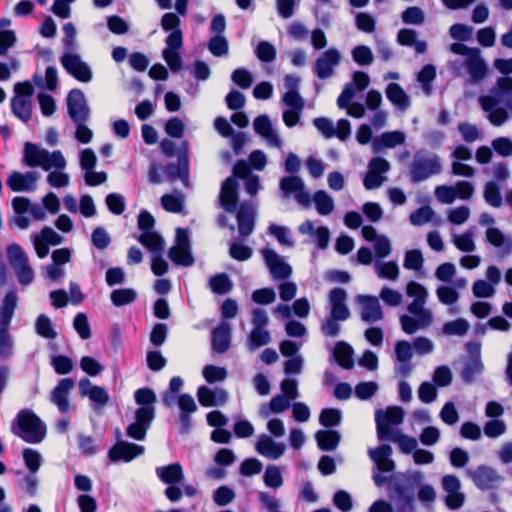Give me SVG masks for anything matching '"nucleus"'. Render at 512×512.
Returning <instances> with one entry per match:
<instances>
[{
  "instance_id": "obj_1",
  "label": "nucleus",
  "mask_w": 512,
  "mask_h": 512,
  "mask_svg": "<svg viewBox=\"0 0 512 512\" xmlns=\"http://www.w3.org/2000/svg\"><path fill=\"white\" fill-rule=\"evenodd\" d=\"M187 141H183L180 148L176 149V144L167 138L160 142V149L166 157L177 155V163H168L163 170L171 181L180 179L187 182L189 179V156L187 150Z\"/></svg>"
},
{
  "instance_id": "obj_2",
  "label": "nucleus",
  "mask_w": 512,
  "mask_h": 512,
  "mask_svg": "<svg viewBox=\"0 0 512 512\" xmlns=\"http://www.w3.org/2000/svg\"><path fill=\"white\" fill-rule=\"evenodd\" d=\"M22 161L28 167H41L44 171L64 168V155L61 150L49 152L32 142L24 144Z\"/></svg>"
},
{
  "instance_id": "obj_3",
  "label": "nucleus",
  "mask_w": 512,
  "mask_h": 512,
  "mask_svg": "<svg viewBox=\"0 0 512 512\" xmlns=\"http://www.w3.org/2000/svg\"><path fill=\"white\" fill-rule=\"evenodd\" d=\"M346 299L347 292L345 289L336 287L330 290L331 317L322 324V332L325 336H337L341 331L338 321H345L350 317V310L346 305Z\"/></svg>"
},
{
  "instance_id": "obj_4",
  "label": "nucleus",
  "mask_w": 512,
  "mask_h": 512,
  "mask_svg": "<svg viewBox=\"0 0 512 512\" xmlns=\"http://www.w3.org/2000/svg\"><path fill=\"white\" fill-rule=\"evenodd\" d=\"M18 296L15 290L8 291L0 305V357L8 358L12 350L9 327L17 308Z\"/></svg>"
},
{
  "instance_id": "obj_5",
  "label": "nucleus",
  "mask_w": 512,
  "mask_h": 512,
  "mask_svg": "<svg viewBox=\"0 0 512 512\" xmlns=\"http://www.w3.org/2000/svg\"><path fill=\"white\" fill-rule=\"evenodd\" d=\"M18 431H15L27 443L37 444L46 436V425L31 410H20L16 417Z\"/></svg>"
},
{
  "instance_id": "obj_6",
  "label": "nucleus",
  "mask_w": 512,
  "mask_h": 512,
  "mask_svg": "<svg viewBox=\"0 0 512 512\" xmlns=\"http://www.w3.org/2000/svg\"><path fill=\"white\" fill-rule=\"evenodd\" d=\"M404 415V410L400 406H389L384 411L377 410L375 413V422L378 439L385 441L399 432L394 426H398L403 422Z\"/></svg>"
},
{
  "instance_id": "obj_7",
  "label": "nucleus",
  "mask_w": 512,
  "mask_h": 512,
  "mask_svg": "<svg viewBox=\"0 0 512 512\" xmlns=\"http://www.w3.org/2000/svg\"><path fill=\"white\" fill-rule=\"evenodd\" d=\"M441 172V164L437 156L415 158L410 166V180L422 182Z\"/></svg>"
},
{
  "instance_id": "obj_8",
  "label": "nucleus",
  "mask_w": 512,
  "mask_h": 512,
  "mask_svg": "<svg viewBox=\"0 0 512 512\" xmlns=\"http://www.w3.org/2000/svg\"><path fill=\"white\" fill-rule=\"evenodd\" d=\"M67 112L72 121H88L90 108L84 92L79 88L71 89L66 96Z\"/></svg>"
},
{
  "instance_id": "obj_9",
  "label": "nucleus",
  "mask_w": 512,
  "mask_h": 512,
  "mask_svg": "<svg viewBox=\"0 0 512 512\" xmlns=\"http://www.w3.org/2000/svg\"><path fill=\"white\" fill-rule=\"evenodd\" d=\"M145 452L142 445L119 440L108 451V458L111 462H131Z\"/></svg>"
},
{
  "instance_id": "obj_10",
  "label": "nucleus",
  "mask_w": 512,
  "mask_h": 512,
  "mask_svg": "<svg viewBox=\"0 0 512 512\" xmlns=\"http://www.w3.org/2000/svg\"><path fill=\"white\" fill-rule=\"evenodd\" d=\"M341 61V53L336 48L324 51L315 61L314 71L319 79H328Z\"/></svg>"
},
{
  "instance_id": "obj_11",
  "label": "nucleus",
  "mask_w": 512,
  "mask_h": 512,
  "mask_svg": "<svg viewBox=\"0 0 512 512\" xmlns=\"http://www.w3.org/2000/svg\"><path fill=\"white\" fill-rule=\"evenodd\" d=\"M66 72L82 83H88L93 78L90 66L78 54L66 52Z\"/></svg>"
},
{
  "instance_id": "obj_12",
  "label": "nucleus",
  "mask_w": 512,
  "mask_h": 512,
  "mask_svg": "<svg viewBox=\"0 0 512 512\" xmlns=\"http://www.w3.org/2000/svg\"><path fill=\"white\" fill-rule=\"evenodd\" d=\"M238 181L234 177H228L222 183L220 191V203L225 211L233 213L237 209L239 201Z\"/></svg>"
},
{
  "instance_id": "obj_13",
  "label": "nucleus",
  "mask_w": 512,
  "mask_h": 512,
  "mask_svg": "<svg viewBox=\"0 0 512 512\" xmlns=\"http://www.w3.org/2000/svg\"><path fill=\"white\" fill-rule=\"evenodd\" d=\"M38 175L36 172L29 171L21 173L13 171L8 177L6 184L13 192L34 191Z\"/></svg>"
},
{
  "instance_id": "obj_14",
  "label": "nucleus",
  "mask_w": 512,
  "mask_h": 512,
  "mask_svg": "<svg viewBox=\"0 0 512 512\" xmlns=\"http://www.w3.org/2000/svg\"><path fill=\"white\" fill-rule=\"evenodd\" d=\"M262 253L265 263L274 278L286 279L291 275V266L283 259H281V257L274 250L264 249Z\"/></svg>"
},
{
  "instance_id": "obj_15",
  "label": "nucleus",
  "mask_w": 512,
  "mask_h": 512,
  "mask_svg": "<svg viewBox=\"0 0 512 512\" xmlns=\"http://www.w3.org/2000/svg\"><path fill=\"white\" fill-rule=\"evenodd\" d=\"M62 241V237L56 233L51 227H44L39 235L33 240L36 254L39 258H45L49 253L50 245H58Z\"/></svg>"
},
{
  "instance_id": "obj_16",
  "label": "nucleus",
  "mask_w": 512,
  "mask_h": 512,
  "mask_svg": "<svg viewBox=\"0 0 512 512\" xmlns=\"http://www.w3.org/2000/svg\"><path fill=\"white\" fill-rule=\"evenodd\" d=\"M358 301L362 305L361 319L363 321L372 323L383 318V311L377 297L371 295H359Z\"/></svg>"
},
{
  "instance_id": "obj_17",
  "label": "nucleus",
  "mask_w": 512,
  "mask_h": 512,
  "mask_svg": "<svg viewBox=\"0 0 512 512\" xmlns=\"http://www.w3.org/2000/svg\"><path fill=\"white\" fill-rule=\"evenodd\" d=\"M392 447L389 444H382L375 449L369 450L371 460L381 472H391L395 468V462L390 458Z\"/></svg>"
},
{
  "instance_id": "obj_18",
  "label": "nucleus",
  "mask_w": 512,
  "mask_h": 512,
  "mask_svg": "<svg viewBox=\"0 0 512 512\" xmlns=\"http://www.w3.org/2000/svg\"><path fill=\"white\" fill-rule=\"evenodd\" d=\"M78 388L81 397L88 396L94 403L106 405L109 401L107 390L103 387L92 385L88 378H82L78 383Z\"/></svg>"
},
{
  "instance_id": "obj_19",
  "label": "nucleus",
  "mask_w": 512,
  "mask_h": 512,
  "mask_svg": "<svg viewBox=\"0 0 512 512\" xmlns=\"http://www.w3.org/2000/svg\"><path fill=\"white\" fill-rule=\"evenodd\" d=\"M231 344V327L227 322H221L212 330V349L223 354L228 351Z\"/></svg>"
},
{
  "instance_id": "obj_20",
  "label": "nucleus",
  "mask_w": 512,
  "mask_h": 512,
  "mask_svg": "<svg viewBox=\"0 0 512 512\" xmlns=\"http://www.w3.org/2000/svg\"><path fill=\"white\" fill-rule=\"evenodd\" d=\"M238 230L241 236H249L255 227V215L252 206L243 202L240 204L237 215Z\"/></svg>"
},
{
  "instance_id": "obj_21",
  "label": "nucleus",
  "mask_w": 512,
  "mask_h": 512,
  "mask_svg": "<svg viewBox=\"0 0 512 512\" xmlns=\"http://www.w3.org/2000/svg\"><path fill=\"white\" fill-rule=\"evenodd\" d=\"M255 132L264 137L271 146L279 148L282 144L281 139L275 133L272 123L267 115H259L254 119Z\"/></svg>"
},
{
  "instance_id": "obj_22",
  "label": "nucleus",
  "mask_w": 512,
  "mask_h": 512,
  "mask_svg": "<svg viewBox=\"0 0 512 512\" xmlns=\"http://www.w3.org/2000/svg\"><path fill=\"white\" fill-rule=\"evenodd\" d=\"M496 471L485 465L478 466L473 472H471V479L473 480L476 487L480 490L491 489L497 481Z\"/></svg>"
},
{
  "instance_id": "obj_23",
  "label": "nucleus",
  "mask_w": 512,
  "mask_h": 512,
  "mask_svg": "<svg viewBox=\"0 0 512 512\" xmlns=\"http://www.w3.org/2000/svg\"><path fill=\"white\" fill-rule=\"evenodd\" d=\"M256 451L265 457L271 459H278L285 451V445L282 443H276L268 435H262L256 444Z\"/></svg>"
},
{
  "instance_id": "obj_24",
  "label": "nucleus",
  "mask_w": 512,
  "mask_h": 512,
  "mask_svg": "<svg viewBox=\"0 0 512 512\" xmlns=\"http://www.w3.org/2000/svg\"><path fill=\"white\" fill-rule=\"evenodd\" d=\"M465 66L471 77V82L473 83L482 81L488 73V67L485 61L481 58L480 52L467 57L465 60Z\"/></svg>"
},
{
  "instance_id": "obj_25",
  "label": "nucleus",
  "mask_w": 512,
  "mask_h": 512,
  "mask_svg": "<svg viewBox=\"0 0 512 512\" xmlns=\"http://www.w3.org/2000/svg\"><path fill=\"white\" fill-rule=\"evenodd\" d=\"M156 475L163 483L168 485L179 484L184 479L183 468L180 463L157 467Z\"/></svg>"
},
{
  "instance_id": "obj_26",
  "label": "nucleus",
  "mask_w": 512,
  "mask_h": 512,
  "mask_svg": "<svg viewBox=\"0 0 512 512\" xmlns=\"http://www.w3.org/2000/svg\"><path fill=\"white\" fill-rule=\"evenodd\" d=\"M315 439L321 451H333L339 445L341 435L333 429L318 430Z\"/></svg>"
},
{
  "instance_id": "obj_27",
  "label": "nucleus",
  "mask_w": 512,
  "mask_h": 512,
  "mask_svg": "<svg viewBox=\"0 0 512 512\" xmlns=\"http://www.w3.org/2000/svg\"><path fill=\"white\" fill-rule=\"evenodd\" d=\"M353 353L352 346L344 341L337 342L333 351L335 361L346 370L354 366Z\"/></svg>"
},
{
  "instance_id": "obj_28",
  "label": "nucleus",
  "mask_w": 512,
  "mask_h": 512,
  "mask_svg": "<svg viewBox=\"0 0 512 512\" xmlns=\"http://www.w3.org/2000/svg\"><path fill=\"white\" fill-rule=\"evenodd\" d=\"M32 83L42 90L54 91L58 83L57 69L54 66H48L45 70V77L38 72L34 73Z\"/></svg>"
},
{
  "instance_id": "obj_29",
  "label": "nucleus",
  "mask_w": 512,
  "mask_h": 512,
  "mask_svg": "<svg viewBox=\"0 0 512 512\" xmlns=\"http://www.w3.org/2000/svg\"><path fill=\"white\" fill-rule=\"evenodd\" d=\"M16 486L23 497L34 498L37 495L39 479L35 473L23 474L16 482Z\"/></svg>"
},
{
  "instance_id": "obj_30",
  "label": "nucleus",
  "mask_w": 512,
  "mask_h": 512,
  "mask_svg": "<svg viewBox=\"0 0 512 512\" xmlns=\"http://www.w3.org/2000/svg\"><path fill=\"white\" fill-rule=\"evenodd\" d=\"M11 111L16 118L27 124L32 118L31 99L12 98Z\"/></svg>"
},
{
  "instance_id": "obj_31",
  "label": "nucleus",
  "mask_w": 512,
  "mask_h": 512,
  "mask_svg": "<svg viewBox=\"0 0 512 512\" xmlns=\"http://www.w3.org/2000/svg\"><path fill=\"white\" fill-rule=\"evenodd\" d=\"M168 257L179 266L189 267L195 262L191 248L172 246L168 251Z\"/></svg>"
},
{
  "instance_id": "obj_32",
  "label": "nucleus",
  "mask_w": 512,
  "mask_h": 512,
  "mask_svg": "<svg viewBox=\"0 0 512 512\" xmlns=\"http://www.w3.org/2000/svg\"><path fill=\"white\" fill-rule=\"evenodd\" d=\"M483 370V364L479 356H473L468 359L461 371V378L465 383L474 382L477 375H479Z\"/></svg>"
},
{
  "instance_id": "obj_33",
  "label": "nucleus",
  "mask_w": 512,
  "mask_h": 512,
  "mask_svg": "<svg viewBox=\"0 0 512 512\" xmlns=\"http://www.w3.org/2000/svg\"><path fill=\"white\" fill-rule=\"evenodd\" d=\"M388 100L399 107H406L409 104V98L404 89L398 83H389L385 90Z\"/></svg>"
},
{
  "instance_id": "obj_34",
  "label": "nucleus",
  "mask_w": 512,
  "mask_h": 512,
  "mask_svg": "<svg viewBox=\"0 0 512 512\" xmlns=\"http://www.w3.org/2000/svg\"><path fill=\"white\" fill-rule=\"evenodd\" d=\"M110 299L116 307L126 306L137 299V292L133 288L114 289L110 294Z\"/></svg>"
},
{
  "instance_id": "obj_35",
  "label": "nucleus",
  "mask_w": 512,
  "mask_h": 512,
  "mask_svg": "<svg viewBox=\"0 0 512 512\" xmlns=\"http://www.w3.org/2000/svg\"><path fill=\"white\" fill-rule=\"evenodd\" d=\"M138 241L152 252L161 253L164 248V239L155 231L142 233Z\"/></svg>"
},
{
  "instance_id": "obj_36",
  "label": "nucleus",
  "mask_w": 512,
  "mask_h": 512,
  "mask_svg": "<svg viewBox=\"0 0 512 512\" xmlns=\"http://www.w3.org/2000/svg\"><path fill=\"white\" fill-rule=\"evenodd\" d=\"M209 286L215 294L224 295L232 290L233 283L226 273H220L209 279Z\"/></svg>"
},
{
  "instance_id": "obj_37",
  "label": "nucleus",
  "mask_w": 512,
  "mask_h": 512,
  "mask_svg": "<svg viewBox=\"0 0 512 512\" xmlns=\"http://www.w3.org/2000/svg\"><path fill=\"white\" fill-rule=\"evenodd\" d=\"M313 201L320 215H328L334 210L333 199L323 190L315 192Z\"/></svg>"
},
{
  "instance_id": "obj_38",
  "label": "nucleus",
  "mask_w": 512,
  "mask_h": 512,
  "mask_svg": "<svg viewBox=\"0 0 512 512\" xmlns=\"http://www.w3.org/2000/svg\"><path fill=\"white\" fill-rule=\"evenodd\" d=\"M405 142V134L401 131L384 132L379 138L375 140L377 145L385 148H394Z\"/></svg>"
},
{
  "instance_id": "obj_39",
  "label": "nucleus",
  "mask_w": 512,
  "mask_h": 512,
  "mask_svg": "<svg viewBox=\"0 0 512 512\" xmlns=\"http://www.w3.org/2000/svg\"><path fill=\"white\" fill-rule=\"evenodd\" d=\"M36 333L45 339H55L57 333L52 327L51 320L45 314H41L37 317L35 323Z\"/></svg>"
},
{
  "instance_id": "obj_40",
  "label": "nucleus",
  "mask_w": 512,
  "mask_h": 512,
  "mask_svg": "<svg viewBox=\"0 0 512 512\" xmlns=\"http://www.w3.org/2000/svg\"><path fill=\"white\" fill-rule=\"evenodd\" d=\"M387 441L397 443L401 452L404 454H410L413 451L415 452L418 445L416 438L402 434L400 432L392 435V438H389Z\"/></svg>"
},
{
  "instance_id": "obj_41",
  "label": "nucleus",
  "mask_w": 512,
  "mask_h": 512,
  "mask_svg": "<svg viewBox=\"0 0 512 512\" xmlns=\"http://www.w3.org/2000/svg\"><path fill=\"white\" fill-rule=\"evenodd\" d=\"M469 327V323L466 319L458 318L456 320L446 322L442 327V331L446 335L464 336L468 332Z\"/></svg>"
},
{
  "instance_id": "obj_42",
  "label": "nucleus",
  "mask_w": 512,
  "mask_h": 512,
  "mask_svg": "<svg viewBox=\"0 0 512 512\" xmlns=\"http://www.w3.org/2000/svg\"><path fill=\"white\" fill-rule=\"evenodd\" d=\"M484 199L492 207L498 208L502 205V196L498 184L490 181L484 188Z\"/></svg>"
},
{
  "instance_id": "obj_43",
  "label": "nucleus",
  "mask_w": 512,
  "mask_h": 512,
  "mask_svg": "<svg viewBox=\"0 0 512 512\" xmlns=\"http://www.w3.org/2000/svg\"><path fill=\"white\" fill-rule=\"evenodd\" d=\"M341 411L337 408H325L319 415V422L326 428L338 426L341 422Z\"/></svg>"
},
{
  "instance_id": "obj_44",
  "label": "nucleus",
  "mask_w": 512,
  "mask_h": 512,
  "mask_svg": "<svg viewBox=\"0 0 512 512\" xmlns=\"http://www.w3.org/2000/svg\"><path fill=\"white\" fill-rule=\"evenodd\" d=\"M394 491L398 498V505L404 511H412L414 507V494L407 487L397 485Z\"/></svg>"
},
{
  "instance_id": "obj_45",
  "label": "nucleus",
  "mask_w": 512,
  "mask_h": 512,
  "mask_svg": "<svg viewBox=\"0 0 512 512\" xmlns=\"http://www.w3.org/2000/svg\"><path fill=\"white\" fill-rule=\"evenodd\" d=\"M53 264L47 267V273L51 280H57L62 275V270L59 266L64 264V248H59L52 253Z\"/></svg>"
},
{
  "instance_id": "obj_46",
  "label": "nucleus",
  "mask_w": 512,
  "mask_h": 512,
  "mask_svg": "<svg viewBox=\"0 0 512 512\" xmlns=\"http://www.w3.org/2000/svg\"><path fill=\"white\" fill-rule=\"evenodd\" d=\"M7 256L13 269L29 262L25 251L18 244H11L7 247Z\"/></svg>"
},
{
  "instance_id": "obj_47",
  "label": "nucleus",
  "mask_w": 512,
  "mask_h": 512,
  "mask_svg": "<svg viewBox=\"0 0 512 512\" xmlns=\"http://www.w3.org/2000/svg\"><path fill=\"white\" fill-rule=\"evenodd\" d=\"M25 466L29 470V473H37L40 469L42 457L40 453L32 448H25L22 452Z\"/></svg>"
},
{
  "instance_id": "obj_48",
  "label": "nucleus",
  "mask_w": 512,
  "mask_h": 512,
  "mask_svg": "<svg viewBox=\"0 0 512 512\" xmlns=\"http://www.w3.org/2000/svg\"><path fill=\"white\" fill-rule=\"evenodd\" d=\"M91 243L98 250H105L111 244V238L104 227H96L91 234Z\"/></svg>"
},
{
  "instance_id": "obj_49",
  "label": "nucleus",
  "mask_w": 512,
  "mask_h": 512,
  "mask_svg": "<svg viewBox=\"0 0 512 512\" xmlns=\"http://www.w3.org/2000/svg\"><path fill=\"white\" fill-rule=\"evenodd\" d=\"M423 263H424V258H423L421 250L411 249L406 252L405 258H404V263H403L404 268H406L408 270L417 271L422 268Z\"/></svg>"
},
{
  "instance_id": "obj_50",
  "label": "nucleus",
  "mask_w": 512,
  "mask_h": 512,
  "mask_svg": "<svg viewBox=\"0 0 512 512\" xmlns=\"http://www.w3.org/2000/svg\"><path fill=\"white\" fill-rule=\"evenodd\" d=\"M353 60L361 66L370 65L373 62V53L371 49L366 45H358L352 50Z\"/></svg>"
},
{
  "instance_id": "obj_51",
  "label": "nucleus",
  "mask_w": 512,
  "mask_h": 512,
  "mask_svg": "<svg viewBox=\"0 0 512 512\" xmlns=\"http://www.w3.org/2000/svg\"><path fill=\"white\" fill-rule=\"evenodd\" d=\"M208 49L214 56L221 57L229 51L228 41L222 35H215L209 40Z\"/></svg>"
},
{
  "instance_id": "obj_52",
  "label": "nucleus",
  "mask_w": 512,
  "mask_h": 512,
  "mask_svg": "<svg viewBox=\"0 0 512 512\" xmlns=\"http://www.w3.org/2000/svg\"><path fill=\"white\" fill-rule=\"evenodd\" d=\"M280 189L286 194L296 193L304 189L303 180L295 175L285 176L280 180Z\"/></svg>"
},
{
  "instance_id": "obj_53",
  "label": "nucleus",
  "mask_w": 512,
  "mask_h": 512,
  "mask_svg": "<svg viewBox=\"0 0 512 512\" xmlns=\"http://www.w3.org/2000/svg\"><path fill=\"white\" fill-rule=\"evenodd\" d=\"M73 327L81 339L87 340L91 337V328L88 317L84 312H79L73 321Z\"/></svg>"
},
{
  "instance_id": "obj_54",
  "label": "nucleus",
  "mask_w": 512,
  "mask_h": 512,
  "mask_svg": "<svg viewBox=\"0 0 512 512\" xmlns=\"http://www.w3.org/2000/svg\"><path fill=\"white\" fill-rule=\"evenodd\" d=\"M434 211L430 206H422L410 214V222L415 226H421L432 220Z\"/></svg>"
},
{
  "instance_id": "obj_55",
  "label": "nucleus",
  "mask_w": 512,
  "mask_h": 512,
  "mask_svg": "<svg viewBox=\"0 0 512 512\" xmlns=\"http://www.w3.org/2000/svg\"><path fill=\"white\" fill-rule=\"evenodd\" d=\"M257 58L262 62H272L276 58V49L268 41H260L255 50Z\"/></svg>"
},
{
  "instance_id": "obj_56",
  "label": "nucleus",
  "mask_w": 512,
  "mask_h": 512,
  "mask_svg": "<svg viewBox=\"0 0 512 512\" xmlns=\"http://www.w3.org/2000/svg\"><path fill=\"white\" fill-rule=\"evenodd\" d=\"M263 480L266 486L271 488H279L283 484V478L280 469L275 465L266 468Z\"/></svg>"
},
{
  "instance_id": "obj_57",
  "label": "nucleus",
  "mask_w": 512,
  "mask_h": 512,
  "mask_svg": "<svg viewBox=\"0 0 512 512\" xmlns=\"http://www.w3.org/2000/svg\"><path fill=\"white\" fill-rule=\"evenodd\" d=\"M134 398L141 407H154L153 404L157 400L155 392L147 387L136 390Z\"/></svg>"
},
{
  "instance_id": "obj_58",
  "label": "nucleus",
  "mask_w": 512,
  "mask_h": 512,
  "mask_svg": "<svg viewBox=\"0 0 512 512\" xmlns=\"http://www.w3.org/2000/svg\"><path fill=\"white\" fill-rule=\"evenodd\" d=\"M232 81L242 89H248L253 83L252 74L245 68H237L232 72Z\"/></svg>"
},
{
  "instance_id": "obj_59",
  "label": "nucleus",
  "mask_w": 512,
  "mask_h": 512,
  "mask_svg": "<svg viewBox=\"0 0 512 512\" xmlns=\"http://www.w3.org/2000/svg\"><path fill=\"white\" fill-rule=\"evenodd\" d=\"M229 254L237 261H247L251 258L253 251L245 244L233 242L229 247Z\"/></svg>"
},
{
  "instance_id": "obj_60",
  "label": "nucleus",
  "mask_w": 512,
  "mask_h": 512,
  "mask_svg": "<svg viewBox=\"0 0 512 512\" xmlns=\"http://www.w3.org/2000/svg\"><path fill=\"white\" fill-rule=\"evenodd\" d=\"M109 211L115 215H121L125 211V199L118 193H110L105 199Z\"/></svg>"
},
{
  "instance_id": "obj_61",
  "label": "nucleus",
  "mask_w": 512,
  "mask_h": 512,
  "mask_svg": "<svg viewBox=\"0 0 512 512\" xmlns=\"http://www.w3.org/2000/svg\"><path fill=\"white\" fill-rule=\"evenodd\" d=\"M203 376L208 383H215L223 381L227 376V371L223 367L206 365L203 369Z\"/></svg>"
},
{
  "instance_id": "obj_62",
  "label": "nucleus",
  "mask_w": 512,
  "mask_h": 512,
  "mask_svg": "<svg viewBox=\"0 0 512 512\" xmlns=\"http://www.w3.org/2000/svg\"><path fill=\"white\" fill-rule=\"evenodd\" d=\"M378 384L374 381L360 382L355 387V395L361 400H368L375 395Z\"/></svg>"
},
{
  "instance_id": "obj_63",
  "label": "nucleus",
  "mask_w": 512,
  "mask_h": 512,
  "mask_svg": "<svg viewBox=\"0 0 512 512\" xmlns=\"http://www.w3.org/2000/svg\"><path fill=\"white\" fill-rule=\"evenodd\" d=\"M146 362L148 368L154 372L162 370L167 364L166 358L158 350L148 351Z\"/></svg>"
},
{
  "instance_id": "obj_64",
  "label": "nucleus",
  "mask_w": 512,
  "mask_h": 512,
  "mask_svg": "<svg viewBox=\"0 0 512 512\" xmlns=\"http://www.w3.org/2000/svg\"><path fill=\"white\" fill-rule=\"evenodd\" d=\"M497 91L501 95L508 96L505 104L507 107L512 108V77H500L497 80Z\"/></svg>"
}]
</instances>
